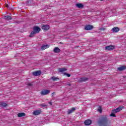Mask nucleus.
I'll return each mask as SVG.
<instances>
[{
	"label": "nucleus",
	"instance_id": "obj_4",
	"mask_svg": "<svg viewBox=\"0 0 126 126\" xmlns=\"http://www.w3.org/2000/svg\"><path fill=\"white\" fill-rule=\"evenodd\" d=\"M123 109H125V107L124 106H119L117 108L113 110V112H115V113H119L120 111H122Z\"/></svg>",
	"mask_w": 126,
	"mask_h": 126
},
{
	"label": "nucleus",
	"instance_id": "obj_31",
	"mask_svg": "<svg viewBox=\"0 0 126 126\" xmlns=\"http://www.w3.org/2000/svg\"><path fill=\"white\" fill-rule=\"evenodd\" d=\"M67 85H68V86H71V84H67Z\"/></svg>",
	"mask_w": 126,
	"mask_h": 126
},
{
	"label": "nucleus",
	"instance_id": "obj_11",
	"mask_svg": "<svg viewBox=\"0 0 126 126\" xmlns=\"http://www.w3.org/2000/svg\"><path fill=\"white\" fill-rule=\"evenodd\" d=\"M17 116L18 118H21L22 117H25L26 116V114L24 112H20L17 114Z\"/></svg>",
	"mask_w": 126,
	"mask_h": 126
},
{
	"label": "nucleus",
	"instance_id": "obj_29",
	"mask_svg": "<svg viewBox=\"0 0 126 126\" xmlns=\"http://www.w3.org/2000/svg\"><path fill=\"white\" fill-rule=\"evenodd\" d=\"M55 95H56V93L55 92H53L52 94H51V96L52 97H54V96H55Z\"/></svg>",
	"mask_w": 126,
	"mask_h": 126
},
{
	"label": "nucleus",
	"instance_id": "obj_28",
	"mask_svg": "<svg viewBox=\"0 0 126 126\" xmlns=\"http://www.w3.org/2000/svg\"><path fill=\"white\" fill-rule=\"evenodd\" d=\"M27 85H28V86H32V85H33V84L31 83H29L27 84Z\"/></svg>",
	"mask_w": 126,
	"mask_h": 126
},
{
	"label": "nucleus",
	"instance_id": "obj_2",
	"mask_svg": "<svg viewBox=\"0 0 126 126\" xmlns=\"http://www.w3.org/2000/svg\"><path fill=\"white\" fill-rule=\"evenodd\" d=\"M50 92H51V90H42L40 92V94L42 96H45L50 94Z\"/></svg>",
	"mask_w": 126,
	"mask_h": 126
},
{
	"label": "nucleus",
	"instance_id": "obj_12",
	"mask_svg": "<svg viewBox=\"0 0 126 126\" xmlns=\"http://www.w3.org/2000/svg\"><path fill=\"white\" fill-rule=\"evenodd\" d=\"M120 31V28L118 27H114L112 29V32L113 33H117Z\"/></svg>",
	"mask_w": 126,
	"mask_h": 126
},
{
	"label": "nucleus",
	"instance_id": "obj_10",
	"mask_svg": "<svg viewBox=\"0 0 126 126\" xmlns=\"http://www.w3.org/2000/svg\"><path fill=\"white\" fill-rule=\"evenodd\" d=\"M85 126H90L92 124V121L90 120H87L84 122Z\"/></svg>",
	"mask_w": 126,
	"mask_h": 126
},
{
	"label": "nucleus",
	"instance_id": "obj_17",
	"mask_svg": "<svg viewBox=\"0 0 126 126\" xmlns=\"http://www.w3.org/2000/svg\"><path fill=\"white\" fill-rule=\"evenodd\" d=\"M74 111H75V108L73 107L71 109L67 111L68 115H69V114H71L72 113H73Z\"/></svg>",
	"mask_w": 126,
	"mask_h": 126
},
{
	"label": "nucleus",
	"instance_id": "obj_14",
	"mask_svg": "<svg viewBox=\"0 0 126 126\" xmlns=\"http://www.w3.org/2000/svg\"><path fill=\"white\" fill-rule=\"evenodd\" d=\"M88 80V78L86 77H84V78H81L79 79L78 81L79 82H85L87 81Z\"/></svg>",
	"mask_w": 126,
	"mask_h": 126
},
{
	"label": "nucleus",
	"instance_id": "obj_7",
	"mask_svg": "<svg viewBox=\"0 0 126 126\" xmlns=\"http://www.w3.org/2000/svg\"><path fill=\"white\" fill-rule=\"evenodd\" d=\"M41 113H42V111L41 110H36L32 112V115H34V116H38V115H40Z\"/></svg>",
	"mask_w": 126,
	"mask_h": 126
},
{
	"label": "nucleus",
	"instance_id": "obj_18",
	"mask_svg": "<svg viewBox=\"0 0 126 126\" xmlns=\"http://www.w3.org/2000/svg\"><path fill=\"white\" fill-rule=\"evenodd\" d=\"M37 34L35 32H34L33 31L29 35V37L30 38H32L34 37V35H36Z\"/></svg>",
	"mask_w": 126,
	"mask_h": 126
},
{
	"label": "nucleus",
	"instance_id": "obj_5",
	"mask_svg": "<svg viewBox=\"0 0 126 126\" xmlns=\"http://www.w3.org/2000/svg\"><path fill=\"white\" fill-rule=\"evenodd\" d=\"M41 73L42 71H41V70H37L32 72V74L34 76H39V75H41Z\"/></svg>",
	"mask_w": 126,
	"mask_h": 126
},
{
	"label": "nucleus",
	"instance_id": "obj_32",
	"mask_svg": "<svg viewBox=\"0 0 126 126\" xmlns=\"http://www.w3.org/2000/svg\"><path fill=\"white\" fill-rule=\"evenodd\" d=\"M49 104H50L51 105H53V103H52L51 102H49Z\"/></svg>",
	"mask_w": 126,
	"mask_h": 126
},
{
	"label": "nucleus",
	"instance_id": "obj_21",
	"mask_svg": "<svg viewBox=\"0 0 126 126\" xmlns=\"http://www.w3.org/2000/svg\"><path fill=\"white\" fill-rule=\"evenodd\" d=\"M4 19L6 20H11L12 18H11V17L10 16L7 15V16H5L4 17Z\"/></svg>",
	"mask_w": 126,
	"mask_h": 126
},
{
	"label": "nucleus",
	"instance_id": "obj_30",
	"mask_svg": "<svg viewBox=\"0 0 126 126\" xmlns=\"http://www.w3.org/2000/svg\"><path fill=\"white\" fill-rule=\"evenodd\" d=\"M5 7L8 8V4H5Z\"/></svg>",
	"mask_w": 126,
	"mask_h": 126
},
{
	"label": "nucleus",
	"instance_id": "obj_20",
	"mask_svg": "<svg viewBox=\"0 0 126 126\" xmlns=\"http://www.w3.org/2000/svg\"><path fill=\"white\" fill-rule=\"evenodd\" d=\"M76 6H77V7H78V8H83L84 5L81 3H77L76 4Z\"/></svg>",
	"mask_w": 126,
	"mask_h": 126
},
{
	"label": "nucleus",
	"instance_id": "obj_16",
	"mask_svg": "<svg viewBox=\"0 0 126 126\" xmlns=\"http://www.w3.org/2000/svg\"><path fill=\"white\" fill-rule=\"evenodd\" d=\"M126 68V66H122L118 68V70H119V71H123V70H125Z\"/></svg>",
	"mask_w": 126,
	"mask_h": 126
},
{
	"label": "nucleus",
	"instance_id": "obj_23",
	"mask_svg": "<svg viewBox=\"0 0 126 126\" xmlns=\"http://www.w3.org/2000/svg\"><path fill=\"white\" fill-rule=\"evenodd\" d=\"M116 114L117 113L114 112V110H112L111 114L110 115V117H114L115 118H116Z\"/></svg>",
	"mask_w": 126,
	"mask_h": 126
},
{
	"label": "nucleus",
	"instance_id": "obj_6",
	"mask_svg": "<svg viewBox=\"0 0 126 126\" xmlns=\"http://www.w3.org/2000/svg\"><path fill=\"white\" fill-rule=\"evenodd\" d=\"M115 49V47L113 45H109L105 47V50L106 51H112V50H114Z\"/></svg>",
	"mask_w": 126,
	"mask_h": 126
},
{
	"label": "nucleus",
	"instance_id": "obj_27",
	"mask_svg": "<svg viewBox=\"0 0 126 126\" xmlns=\"http://www.w3.org/2000/svg\"><path fill=\"white\" fill-rule=\"evenodd\" d=\"M105 30H106V29L104 28H101L100 29V30L101 31H105Z\"/></svg>",
	"mask_w": 126,
	"mask_h": 126
},
{
	"label": "nucleus",
	"instance_id": "obj_19",
	"mask_svg": "<svg viewBox=\"0 0 126 126\" xmlns=\"http://www.w3.org/2000/svg\"><path fill=\"white\" fill-rule=\"evenodd\" d=\"M58 70L59 72H63V71H66L67 69L66 68L63 67V68H59Z\"/></svg>",
	"mask_w": 126,
	"mask_h": 126
},
{
	"label": "nucleus",
	"instance_id": "obj_15",
	"mask_svg": "<svg viewBox=\"0 0 126 126\" xmlns=\"http://www.w3.org/2000/svg\"><path fill=\"white\" fill-rule=\"evenodd\" d=\"M48 48H50L49 45H48V44L44 45L41 46V50L44 51V50H46V49H48Z\"/></svg>",
	"mask_w": 126,
	"mask_h": 126
},
{
	"label": "nucleus",
	"instance_id": "obj_13",
	"mask_svg": "<svg viewBox=\"0 0 126 126\" xmlns=\"http://www.w3.org/2000/svg\"><path fill=\"white\" fill-rule=\"evenodd\" d=\"M53 52L56 54H59L61 52V49L59 47H55L53 50Z\"/></svg>",
	"mask_w": 126,
	"mask_h": 126
},
{
	"label": "nucleus",
	"instance_id": "obj_3",
	"mask_svg": "<svg viewBox=\"0 0 126 126\" xmlns=\"http://www.w3.org/2000/svg\"><path fill=\"white\" fill-rule=\"evenodd\" d=\"M33 30L36 34H38L41 31V29L39 27L36 26L33 27Z\"/></svg>",
	"mask_w": 126,
	"mask_h": 126
},
{
	"label": "nucleus",
	"instance_id": "obj_9",
	"mask_svg": "<svg viewBox=\"0 0 126 126\" xmlns=\"http://www.w3.org/2000/svg\"><path fill=\"white\" fill-rule=\"evenodd\" d=\"M85 30H92L93 29V26L88 25L85 27Z\"/></svg>",
	"mask_w": 126,
	"mask_h": 126
},
{
	"label": "nucleus",
	"instance_id": "obj_8",
	"mask_svg": "<svg viewBox=\"0 0 126 126\" xmlns=\"http://www.w3.org/2000/svg\"><path fill=\"white\" fill-rule=\"evenodd\" d=\"M41 28H42V30L47 31V30H49V29H50V26L46 25H44L42 26Z\"/></svg>",
	"mask_w": 126,
	"mask_h": 126
},
{
	"label": "nucleus",
	"instance_id": "obj_26",
	"mask_svg": "<svg viewBox=\"0 0 126 126\" xmlns=\"http://www.w3.org/2000/svg\"><path fill=\"white\" fill-rule=\"evenodd\" d=\"M64 74H65V75H66V76H67V77H70V74H67V73H64Z\"/></svg>",
	"mask_w": 126,
	"mask_h": 126
},
{
	"label": "nucleus",
	"instance_id": "obj_25",
	"mask_svg": "<svg viewBox=\"0 0 126 126\" xmlns=\"http://www.w3.org/2000/svg\"><path fill=\"white\" fill-rule=\"evenodd\" d=\"M97 111H98V112H99V113H102V107L99 106Z\"/></svg>",
	"mask_w": 126,
	"mask_h": 126
},
{
	"label": "nucleus",
	"instance_id": "obj_24",
	"mask_svg": "<svg viewBox=\"0 0 126 126\" xmlns=\"http://www.w3.org/2000/svg\"><path fill=\"white\" fill-rule=\"evenodd\" d=\"M7 104H6V103H4V102H2V103H1L0 104V106H1V107H6V106H7Z\"/></svg>",
	"mask_w": 126,
	"mask_h": 126
},
{
	"label": "nucleus",
	"instance_id": "obj_33",
	"mask_svg": "<svg viewBox=\"0 0 126 126\" xmlns=\"http://www.w3.org/2000/svg\"><path fill=\"white\" fill-rule=\"evenodd\" d=\"M101 0V1H103V0Z\"/></svg>",
	"mask_w": 126,
	"mask_h": 126
},
{
	"label": "nucleus",
	"instance_id": "obj_22",
	"mask_svg": "<svg viewBox=\"0 0 126 126\" xmlns=\"http://www.w3.org/2000/svg\"><path fill=\"white\" fill-rule=\"evenodd\" d=\"M51 79H52L53 81H58V80H60V78L54 76L51 77Z\"/></svg>",
	"mask_w": 126,
	"mask_h": 126
},
{
	"label": "nucleus",
	"instance_id": "obj_1",
	"mask_svg": "<svg viewBox=\"0 0 126 126\" xmlns=\"http://www.w3.org/2000/svg\"><path fill=\"white\" fill-rule=\"evenodd\" d=\"M97 123L98 126H111V122H109V118L107 115L101 116Z\"/></svg>",
	"mask_w": 126,
	"mask_h": 126
}]
</instances>
